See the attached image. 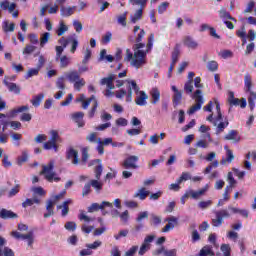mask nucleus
Masks as SVG:
<instances>
[{
    "label": "nucleus",
    "mask_w": 256,
    "mask_h": 256,
    "mask_svg": "<svg viewBox=\"0 0 256 256\" xmlns=\"http://www.w3.org/2000/svg\"><path fill=\"white\" fill-rule=\"evenodd\" d=\"M169 7V2H162L159 6H158V13L160 15H163V13H165V11H167Z\"/></svg>",
    "instance_id": "680f3d73"
},
{
    "label": "nucleus",
    "mask_w": 256,
    "mask_h": 256,
    "mask_svg": "<svg viewBox=\"0 0 256 256\" xmlns=\"http://www.w3.org/2000/svg\"><path fill=\"white\" fill-rule=\"evenodd\" d=\"M219 17L220 19H229L230 21H234V23H237V19L231 16V13L227 12V10L225 9H221L219 11Z\"/></svg>",
    "instance_id": "ea45409f"
},
{
    "label": "nucleus",
    "mask_w": 256,
    "mask_h": 256,
    "mask_svg": "<svg viewBox=\"0 0 256 256\" xmlns=\"http://www.w3.org/2000/svg\"><path fill=\"white\" fill-rule=\"evenodd\" d=\"M216 105V117H214L213 126L216 127V133H223L227 127H229V119L225 117L223 119V113L221 112V104L215 100Z\"/></svg>",
    "instance_id": "20e7f679"
},
{
    "label": "nucleus",
    "mask_w": 256,
    "mask_h": 256,
    "mask_svg": "<svg viewBox=\"0 0 256 256\" xmlns=\"http://www.w3.org/2000/svg\"><path fill=\"white\" fill-rule=\"evenodd\" d=\"M3 85L7 87L10 93H14V95H21V86L17 85V83L9 82L8 76L4 77Z\"/></svg>",
    "instance_id": "f8f14e48"
},
{
    "label": "nucleus",
    "mask_w": 256,
    "mask_h": 256,
    "mask_svg": "<svg viewBox=\"0 0 256 256\" xmlns=\"http://www.w3.org/2000/svg\"><path fill=\"white\" fill-rule=\"evenodd\" d=\"M50 37H51V33L49 32L43 33L40 38V47H45V45L49 43Z\"/></svg>",
    "instance_id": "a18cd8bd"
},
{
    "label": "nucleus",
    "mask_w": 256,
    "mask_h": 256,
    "mask_svg": "<svg viewBox=\"0 0 256 256\" xmlns=\"http://www.w3.org/2000/svg\"><path fill=\"white\" fill-rule=\"evenodd\" d=\"M153 241H155V235H148L144 238V241L142 243V245L140 246V249L138 251V255L139 256H143L145 255V253H147V251L151 250V243H153Z\"/></svg>",
    "instance_id": "9b49d317"
},
{
    "label": "nucleus",
    "mask_w": 256,
    "mask_h": 256,
    "mask_svg": "<svg viewBox=\"0 0 256 256\" xmlns=\"http://www.w3.org/2000/svg\"><path fill=\"white\" fill-rule=\"evenodd\" d=\"M115 79V74H109L107 77H104L100 80V85L102 87L106 86V89H115V83H113Z\"/></svg>",
    "instance_id": "2eb2a0df"
},
{
    "label": "nucleus",
    "mask_w": 256,
    "mask_h": 256,
    "mask_svg": "<svg viewBox=\"0 0 256 256\" xmlns=\"http://www.w3.org/2000/svg\"><path fill=\"white\" fill-rule=\"evenodd\" d=\"M64 227L67 231H75L77 229V223L73 221H69V222H66Z\"/></svg>",
    "instance_id": "052dcab7"
},
{
    "label": "nucleus",
    "mask_w": 256,
    "mask_h": 256,
    "mask_svg": "<svg viewBox=\"0 0 256 256\" xmlns=\"http://www.w3.org/2000/svg\"><path fill=\"white\" fill-rule=\"evenodd\" d=\"M53 169H55V162L50 161L47 165H42L40 175H44V178L49 183H53V181H55V183H59V181H61V177L55 176L57 174L55 171H53Z\"/></svg>",
    "instance_id": "39448f33"
},
{
    "label": "nucleus",
    "mask_w": 256,
    "mask_h": 256,
    "mask_svg": "<svg viewBox=\"0 0 256 256\" xmlns=\"http://www.w3.org/2000/svg\"><path fill=\"white\" fill-rule=\"evenodd\" d=\"M79 101L82 102V108L83 109H88L89 105H91V101H97V99H95V95H92L90 98H88L87 100H85V96L82 95L79 99Z\"/></svg>",
    "instance_id": "a19ab883"
},
{
    "label": "nucleus",
    "mask_w": 256,
    "mask_h": 256,
    "mask_svg": "<svg viewBox=\"0 0 256 256\" xmlns=\"http://www.w3.org/2000/svg\"><path fill=\"white\" fill-rule=\"evenodd\" d=\"M247 93H250L248 97V105L250 107V111H254L255 109V101H256V92L250 90Z\"/></svg>",
    "instance_id": "c9c22d12"
},
{
    "label": "nucleus",
    "mask_w": 256,
    "mask_h": 256,
    "mask_svg": "<svg viewBox=\"0 0 256 256\" xmlns=\"http://www.w3.org/2000/svg\"><path fill=\"white\" fill-rule=\"evenodd\" d=\"M183 44L185 47H188V49H197V47H199V43H197V41H195L191 36H185Z\"/></svg>",
    "instance_id": "b1692460"
},
{
    "label": "nucleus",
    "mask_w": 256,
    "mask_h": 256,
    "mask_svg": "<svg viewBox=\"0 0 256 256\" xmlns=\"http://www.w3.org/2000/svg\"><path fill=\"white\" fill-rule=\"evenodd\" d=\"M19 217V215H17V213L11 211V210H7L5 208H1L0 209V219H17Z\"/></svg>",
    "instance_id": "412c9836"
},
{
    "label": "nucleus",
    "mask_w": 256,
    "mask_h": 256,
    "mask_svg": "<svg viewBox=\"0 0 256 256\" xmlns=\"http://www.w3.org/2000/svg\"><path fill=\"white\" fill-rule=\"evenodd\" d=\"M69 63H70V61H69V58H67V56H62L60 58V67L62 69H65V67H68Z\"/></svg>",
    "instance_id": "338daca9"
},
{
    "label": "nucleus",
    "mask_w": 256,
    "mask_h": 256,
    "mask_svg": "<svg viewBox=\"0 0 256 256\" xmlns=\"http://www.w3.org/2000/svg\"><path fill=\"white\" fill-rule=\"evenodd\" d=\"M224 141H233V143H239L241 141V136L239 135V131L230 130L225 136Z\"/></svg>",
    "instance_id": "aec40b11"
},
{
    "label": "nucleus",
    "mask_w": 256,
    "mask_h": 256,
    "mask_svg": "<svg viewBox=\"0 0 256 256\" xmlns=\"http://www.w3.org/2000/svg\"><path fill=\"white\" fill-rule=\"evenodd\" d=\"M43 149L46 151H51V149H53L55 153H57L59 151V145H57L56 142H53V140H48L43 144Z\"/></svg>",
    "instance_id": "7c9ffc66"
},
{
    "label": "nucleus",
    "mask_w": 256,
    "mask_h": 256,
    "mask_svg": "<svg viewBox=\"0 0 256 256\" xmlns=\"http://www.w3.org/2000/svg\"><path fill=\"white\" fill-rule=\"evenodd\" d=\"M153 256H159V255H164V256H177V249H171L167 250L165 249V246H161L160 248L154 250L152 252Z\"/></svg>",
    "instance_id": "f3484780"
},
{
    "label": "nucleus",
    "mask_w": 256,
    "mask_h": 256,
    "mask_svg": "<svg viewBox=\"0 0 256 256\" xmlns=\"http://www.w3.org/2000/svg\"><path fill=\"white\" fill-rule=\"evenodd\" d=\"M54 207H55V201L48 200L46 205L47 213L44 214L45 219H48V217H52V215H55V212L53 211Z\"/></svg>",
    "instance_id": "bb28decb"
},
{
    "label": "nucleus",
    "mask_w": 256,
    "mask_h": 256,
    "mask_svg": "<svg viewBox=\"0 0 256 256\" xmlns=\"http://www.w3.org/2000/svg\"><path fill=\"white\" fill-rule=\"evenodd\" d=\"M137 251H139V246H132L128 251H126L125 256H135Z\"/></svg>",
    "instance_id": "774afa93"
},
{
    "label": "nucleus",
    "mask_w": 256,
    "mask_h": 256,
    "mask_svg": "<svg viewBox=\"0 0 256 256\" xmlns=\"http://www.w3.org/2000/svg\"><path fill=\"white\" fill-rule=\"evenodd\" d=\"M167 224L162 229V233H169L170 229H175V226L179 223V219L175 216L166 218Z\"/></svg>",
    "instance_id": "a211bd4d"
},
{
    "label": "nucleus",
    "mask_w": 256,
    "mask_h": 256,
    "mask_svg": "<svg viewBox=\"0 0 256 256\" xmlns=\"http://www.w3.org/2000/svg\"><path fill=\"white\" fill-rule=\"evenodd\" d=\"M102 245H103V242H101V240H96L91 244H86V248L95 250V249H99V247H101Z\"/></svg>",
    "instance_id": "864d4df0"
},
{
    "label": "nucleus",
    "mask_w": 256,
    "mask_h": 256,
    "mask_svg": "<svg viewBox=\"0 0 256 256\" xmlns=\"http://www.w3.org/2000/svg\"><path fill=\"white\" fill-rule=\"evenodd\" d=\"M230 107H241V109H245L247 107V99L245 98H235V93L233 91L228 92V99H227Z\"/></svg>",
    "instance_id": "9d476101"
},
{
    "label": "nucleus",
    "mask_w": 256,
    "mask_h": 256,
    "mask_svg": "<svg viewBox=\"0 0 256 256\" xmlns=\"http://www.w3.org/2000/svg\"><path fill=\"white\" fill-rule=\"evenodd\" d=\"M105 207H110V209H113V204L107 201H103L101 204L92 203L88 207V213H94V211H99V209L103 210Z\"/></svg>",
    "instance_id": "dca6fc26"
},
{
    "label": "nucleus",
    "mask_w": 256,
    "mask_h": 256,
    "mask_svg": "<svg viewBox=\"0 0 256 256\" xmlns=\"http://www.w3.org/2000/svg\"><path fill=\"white\" fill-rule=\"evenodd\" d=\"M36 203V205H39L41 203V200L37 197H33V199L31 198H27L23 203H22V207L24 209H26V207H31L33 206V204Z\"/></svg>",
    "instance_id": "f704fd0d"
},
{
    "label": "nucleus",
    "mask_w": 256,
    "mask_h": 256,
    "mask_svg": "<svg viewBox=\"0 0 256 256\" xmlns=\"http://www.w3.org/2000/svg\"><path fill=\"white\" fill-rule=\"evenodd\" d=\"M192 99L196 101V104L190 107V109L187 111L188 115L197 113V111H200L201 107H203V103H205V100L203 99V91H201V89H197L193 93Z\"/></svg>",
    "instance_id": "423d86ee"
},
{
    "label": "nucleus",
    "mask_w": 256,
    "mask_h": 256,
    "mask_svg": "<svg viewBox=\"0 0 256 256\" xmlns=\"http://www.w3.org/2000/svg\"><path fill=\"white\" fill-rule=\"evenodd\" d=\"M128 83L127 85V97L126 101L127 103H131L133 101V91L138 95L135 99L136 105H139V107H145L147 105V99H149V96L145 91H139V85H137V82L135 80H126Z\"/></svg>",
    "instance_id": "f03ea898"
},
{
    "label": "nucleus",
    "mask_w": 256,
    "mask_h": 256,
    "mask_svg": "<svg viewBox=\"0 0 256 256\" xmlns=\"http://www.w3.org/2000/svg\"><path fill=\"white\" fill-rule=\"evenodd\" d=\"M43 99H45V94L40 93L36 96H33V98L30 100L33 107H39L41 103L43 102Z\"/></svg>",
    "instance_id": "2f4dec72"
},
{
    "label": "nucleus",
    "mask_w": 256,
    "mask_h": 256,
    "mask_svg": "<svg viewBox=\"0 0 256 256\" xmlns=\"http://www.w3.org/2000/svg\"><path fill=\"white\" fill-rule=\"evenodd\" d=\"M97 163H98V165L95 166V168H94L95 179L100 180L101 175H103V164H101V159L92 160L89 164V167H91L92 165H95Z\"/></svg>",
    "instance_id": "6ab92c4d"
},
{
    "label": "nucleus",
    "mask_w": 256,
    "mask_h": 256,
    "mask_svg": "<svg viewBox=\"0 0 256 256\" xmlns=\"http://www.w3.org/2000/svg\"><path fill=\"white\" fill-rule=\"evenodd\" d=\"M25 111H29L28 105L14 108L13 110L10 111V117H17V115H19V113H25Z\"/></svg>",
    "instance_id": "72a5a7b5"
},
{
    "label": "nucleus",
    "mask_w": 256,
    "mask_h": 256,
    "mask_svg": "<svg viewBox=\"0 0 256 256\" xmlns=\"http://www.w3.org/2000/svg\"><path fill=\"white\" fill-rule=\"evenodd\" d=\"M90 186L93 187V189H95L96 193H101V191H103V182L97 180V179H93L89 181Z\"/></svg>",
    "instance_id": "473e14b6"
},
{
    "label": "nucleus",
    "mask_w": 256,
    "mask_h": 256,
    "mask_svg": "<svg viewBox=\"0 0 256 256\" xmlns=\"http://www.w3.org/2000/svg\"><path fill=\"white\" fill-rule=\"evenodd\" d=\"M66 31H69V27H67V25H65V23L63 21H61L60 26L56 31L58 37L65 35Z\"/></svg>",
    "instance_id": "49530a36"
},
{
    "label": "nucleus",
    "mask_w": 256,
    "mask_h": 256,
    "mask_svg": "<svg viewBox=\"0 0 256 256\" xmlns=\"http://www.w3.org/2000/svg\"><path fill=\"white\" fill-rule=\"evenodd\" d=\"M99 63H101L102 61H105L106 63H113L115 61V56L109 54L107 55V50L106 49H102L100 51V56L98 58Z\"/></svg>",
    "instance_id": "5701e85b"
},
{
    "label": "nucleus",
    "mask_w": 256,
    "mask_h": 256,
    "mask_svg": "<svg viewBox=\"0 0 256 256\" xmlns=\"http://www.w3.org/2000/svg\"><path fill=\"white\" fill-rule=\"evenodd\" d=\"M179 55H181V51L179 50V44H176L174 50L172 52V64L177 65V61H179Z\"/></svg>",
    "instance_id": "79ce46f5"
},
{
    "label": "nucleus",
    "mask_w": 256,
    "mask_h": 256,
    "mask_svg": "<svg viewBox=\"0 0 256 256\" xmlns=\"http://www.w3.org/2000/svg\"><path fill=\"white\" fill-rule=\"evenodd\" d=\"M91 193V184L90 182L86 183L82 189V197H87Z\"/></svg>",
    "instance_id": "0e129e2a"
},
{
    "label": "nucleus",
    "mask_w": 256,
    "mask_h": 256,
    "mask_svg": "<svg viewBox=\"0 0 256 256\" xmlns=\"http://www.w3.org/2000/svg\"><path fill=\"white\" fill-rule=\"evenodd\" d=\"M155 41V34H150L148 37V43L146 45L147 49L146 51L140 50L145 47V43L143 42H136V44L133 45L132 49L134 51V59L131 62L132 67H135L136 69H140V67H143L147 63V54L151 49H153V42Z\"/></svg>",
    "instance_id": "f257e3e1"
},
{
    "label": "nucleus",
    "mask_w": 256,
    "mask_h": 256,
    "mask_svg": "<svg viewBox=\"0 0 256 256\" xmlns=\"http://www.w3.org/2000/svg\"><path fill=\"white\" fill-rule=\"evenodd\" d=\"M139 161V157L138 156H128L123 164L122 167H124V169H137L139 166H137V162Z\"/></svg>",
    "instance_id": "ddd939ff"
},
{
    "label": "nucleus",
    "mask_w": 256,
    "mask_h": 256,
    "mask_svg": "<svg viewBox=\"0 0 256 256\" xmlns=\"http://www.w3.org/2000/svg\"><path fill=\"white\" fill-rule=\"evenodd\" d=\"M66 79H68L70 83H75L78 79H81V76L77 70H72L66 73Z\"/></svg>",
    "instance_id": "c85d7f7f"
},
{
    "label": "nucleus",
    "mask_w": 256,
    "mask_h": 256,
    "mask_svg": "<svg viewBox=\"0 0 256 256\" xmlns=\"http://www.w3.org/2000/svg\"><path fill=\"white\" fill-rule=\"evenodd\" d=\"M244 87H245L246 93L248 91H251V89L253 87V78H251V75H249V74H246L244 76Z\"/></svg>",
    "instance_id": "e433bc0d"
},
{
    "label": "nucleus",
    "mask_w": 256,
    "mask_h": 256,
    "mask_svg": "<svg viewBox=\"0 0 256 256\" xmlns=\"http://www.w3.org/2000/svg\"><path fill=\"white\" fill-rule=\"evenodd\" d=\"M132 5H140V9H145L147 0H129Z\"/></svg>",
    "instance_id": "4d7b16f0"
},
{
    "label": "nucleus",
    "mask_w": 256,
    "mask_h": 256,
    "mask_svg": "<svg viewBox=\"0 0 256 256\" xmlns=\"http://www.w3.org/2000/svg\"><path fill=\"white\" fill-rule=\"evenodd\" d=\"M69 200H66L63 202L62 205H58L57 209H62L61 215L62 217H67V215H69Z\"/></svg>",
    "instance_id": "58836bf2"
},
{
    "label": "nucleus",
    "mask_w": 256,
    "mask_h": 256,
    "mask_svg": "<svg viewBox=\"0 0 256 256\" xmlns=\"http://www.w3.org/2000/svg\"><path fill=\"white\" fill-rule=\"evenodd\" d=\"M39 71H41L39 68H31L28 70L24 77L25 79H31V77L39 75Z\"/></svg>",
    "instance_id": "de8ad7c7"
},
{
    "label": "nucleus",
    "mask_w": 256,
    "mask_h": 256,
    "mask_svg": "<svg viewBox=\"0 0 256 256\" xmlns=\"http://www.w3.org/2000/svg\"><path fill=\"white\" fill-rule=\"evenodd\" d=\"M152 105H157L161 101V92L157 88H153L150 92Z\"/></svg>",
    "instance_id": "a878e982"
},
{
    "label": "nucleus",
    "mask_w": 256,
    "mask_h": 256,
    "mask_svg": "<svg viewBox=\"0 0 256 256\" xmlns=\"http://www.w3.org/2000/svg\"><path fill=\"white\" fill-rule=\"evenodd\" d=\"M149 195V191H146L145 188H141L134 194V198L140 199V201H145L147 199V196Z\"/></svg>",
    "instance_id": "37998d69"
},
{
    "label": "nucleus",
    "mask_w": 256,
    "mask_h": 256,
    "mask_svg": "<svg viewBox=\"0 0 256 256\" xmlns=\"http://www.w3.org/2000/svg\"><path fill=\"white\" fill-rule=\"evenodd\" d=\"M69 44H71V53H75L77 51V48L79 47V40L77 39V36L75 34L69 36Z\"/></svg>",
    "instance_id": "c756f323"
},
{
    "label": "nucleus",
    "mask_w": 256,
    "mask_h": 256,
    "mask_svg": "<svg viewBox=\"0 0 256 256\" xmlns=\"http://www.w3.org/2000/svg\"><path fill=\"white\" fill-rule=\"evenodd\" d=\"M213 205V201L208 200V201H201L198 203L199 209H208V207H211Z\"/></svg>",
    "instance_id": "69168bd1"
},
{
    "label": "nucleus",
    "mask_w": 256,
    "mask_h": 256,
    "mask_svg": "<svg viewBox=\"0 0 256 256\" xmlns=\"http://www.w3.org/2000/svg\"><path fill=\"white\" fill-rule=\"evenodd\" d=\"M33 119V116L30 113H22L20 116V121L23 123H29Z\"/></svg>",
    "instance_id": "e2e57ef3"
},
{
    "label": "nucleus",
    "mask_w": 256,
    "mask_h": 256,
    "mask_svg": "<svg viewBox=\"0 0 256 256\" xmlns=\"http://www.w3.org/2000/svg\"><path fill=\"white\" fill-rule=\"evenodd\" d=\"M171 90L173 91L172 103L173 107H179L181 101L183 100V92L177 89V86H172Z\"/></svg>",
    "instance_id": "4468645a"
},
{
    "label": "nucleus",
    "mask_w": 256,
    "mask_h": 256,
    "mask_svg": "<svg viewBox=\"0 0 256 256\" xmlns=\"http://www.w3.org/2000/svg\"><path fill=\"white\" fill-rule=\"evenodd\" d=\"M0 7L3 11H7L9 13H13V11H15V7H17V4L15 3H10L9 0H3L1 3H0Z\"/></svg>",
    "instance_id": "393cba45"
},
{
    "label": "nucleus",
    "mask_w": 256,
    "mask_h": 256,
    "mask_svg": "<svg viewBox=\"0 0 256 256\" xmlns=\"http://www.w3.org/2000/svg\"><path fill=\"white\" fill-rule=\"evenodd\" d=\"M28 39L32 45H38L39 44V36L35 33H31L28 35Z\"/></svg>",
    "instance_id": "13d9d810"
},
{
    "label": "nucleus",
    "mask_w": 256,
    "mask_h": 256,
    "mask_svg": "<svg viewBox=\"0 0 256 256\" xmlns=\"http://www.w3.org/2000/svg\"><path fill=\"white\" fill-rule=\"evenodd\" d=\"M141 17H143V8H139L131 17V23H137Z\"/></svg>",
    "instance_id": "09e8293b"
},
{
    "label": "nucleus",
    "mask_w": 256,
    "mask_h": 256,
    "mask_svg": "<svg viewBox=\"0 0 256 256\" xmlns=\"http://www.w3.org/2000/svg\"><path fill=\"white\" fill-rule=\"evenodd\" d=\"M83 117H85V114L83 112H76L72 114V119L77 123L78 127H83L85 123L83 122Z\"/></svg>",
    "instance_id": "cd10ccee"
},
{
    "label": "nucleus",
    "mask_w": 256,
    "mask_h": 256,
    "mask_svg": "<svg viewBox=\"0 0 256 256\" xmlns=\"http://www.w3.org/2000/svg\"><path fill=\"white\" fill-rule=\"evenodd\" d=\"M35 49H37V47L34 45L27 44L23 49V55H31V53H34Z\"/></svg>",
    "instance_id": "6e6d98bb"
},
{
    "label": "nucleus",
    "mask_w": 256,
    "mask_h": 256,
    "mask_svg": "<svg viewBox=\"0 0 256 256\" xmlns=\"http://www.w3.org/2000/svg\"><path fill=\"white\" fill-rule=\"evenodd\" d=\"M207 69H208V71L215 73V71L219 70V63H217V61H215V60L209 61L207 63Z\"/></svg>",
    "instance_id": "c03bdc74"
},
{
    "label": "nucleus",
    "mask_w": 256,
    "mask_h": 256,
    "mask_svg": "<svg viewBox=\"0 0 256 256\" xmlns=\"http://www.w3.org/2000/svg\"><path fill=\"white\" fill-rule=\"evenodd\" d=\"M220 250L224 256H231V246L229 244H222Z\"/></svg>",
    "instance_id": "5fc2aeb1"
},
{
    "label": "nucleus",
    "mask_w": 256,
    "mask_h": 256,
    "mask_svg": "<svg viewBox=\"0 0 256 256\" xmlns=\"http://www.w3.org/2000/svg\"><path fill=\"white\" fill-rule=\"evenodd\" d=\"M226 151V158H222L220 163L221 165H226L227 163H233L235 155H233V150L229 149V146H224Z\"/></svg>",
    "instance_id": "4be33fe9"
},
{
    "label": "nucleus",
    "mask_w": 256,
    "mask_h": 256,
    "mask_svg": "<svg viewBox=\"0 0 256 256\" xmlns=\"http://www.w3.org/2000/svg\"><path fill=\"white\" fill-rule=\"evenodd\" d=\"M3 31L4 33H13V31H15V23H7V22H4V25H3Z\"/></svg>",
    "instance_id": "8fccbe9b"
},
{
    "label": "nucleus",
    "mask_w": 256,
    "mask_h": 256,
    "mask_svg": "<svg viewBox=\"0 0 256 256\" xmlns=\"http://www.w3.org/2000/svg\"><path fill=\"white\" fill-rule=\"evenodd\" d=\"M191 180V174L189 172H183L181 176L176 180V183L181 184L182 181H189Z\"/></svg>",
    "instance_id": "603ef678"
},
{
    "label": "nucleus",
    "mask_w": 256,
    "mask_h": 256,
    "mask_svg": "<svg viewBox=\"0 0 256 256\" xmlns=\"http://www.w3.org/2000/svg\"><path fill=\"white\" fill-rule=\"evenodd\" d=\"M81 153V160H79V151L75 150L73 147H69L66 150V159L67 161H71L72 165H87L89 161V148H82Z\"/></svg>",
    "instance_id": "7ed1b4c3"
},
{
    "label": "nucleus",
    "mask_w": 256,
    "mask_h": 256,
    "mask_svg": "<svg viewBox=\"0 0 256 256\" xmlns=\"http://www.w3.org/2000/svg\"><path fill=\"white\" fill-rule=\"evenodd\" d=\"M215 215L216 218L212 219L211 222L213 227H221V225H223V219H229V217H231V214L227 209L216 211Z\"/></svg>",
    "instance_id": "1a4fd4ad"
},
{
    "label": "nucleus",
    "mask_w": 256,
    "mask_h": 256,
    "mask_svg": "<svg viewBox=\"0 0 256 256\" xmlns=\"http://www.w3.org/2000/svg\"><path fill=\"white\" fill-rule=\"evenodd\" d=\"M82 87H85V79L79 78L78 80H76V81L74 82V89H75L76 91H81V88H82Z\"/></svg>",
    "instance_id": "3c124183"
},
{
    "label": "nucleus",
    "mask_w": 256,
    "mask_h": 256,
    "mask_svg": "<svg viewBox=\"0 0 256 256\" xmlns=\"http://www.w3.org/2000/svg\"><path fill=\"white\" fill-rule=\"evenodd\" d=\"M199 256H215V252L211 246L206 245L200 250Z\"/></svg>",
    "instance_id": "4c0bfd02"
},
{
    "label": "nucleus",
    "mask_w": 256,
    "mask_h": 256,
    "mask_svg": "<svg viewBox=\"0 0 256 256\" xmlns=\"http://www.w3.org/2000/svg\"><path fill=\"white\" fill-rule=\"evenodd\" d=\"M184 91L188 94L191 95L193 93V82L187 81L184 85Z\"/></svg>",
    "instance_id": "bf43d9fd"
},
{
    "label": "nucleus",
    "mask_w": 256,
    "mask_h": 256,
    "mask_svg": "<svg viewBox=\"0 0 256 256\" xmlns=\"http://www.w3.org/2000/svg\"><path fill=\"white\" fill-rule=\"evenodd\" d=\"M11 237L14 239H22V241H27L28 247H33V243H35V233L33 231H29L27 234H21L17 231L11 232Z\"/></svg>",
    "instance_id": "6e6552de"
},
{
    "label": "nucleus",
    "mask_w": 256,
    "mask_h": 256,
    "mask_svg": "<svg viewBox=\"0 0 256 256\" xmlns=\"http://www.w3.org/2000/svg\"><path fill=\"white\" fill-rule=\"evenodd\" d=\"M236 36L241 39L242 45H245V43H247V39H249V41H255L256 33L255 30L250 29L247 34L245 26H242L241 29L236 31Z\"/></svg>",
    "instance_id": "0eeeda50"
}]
</instances>
